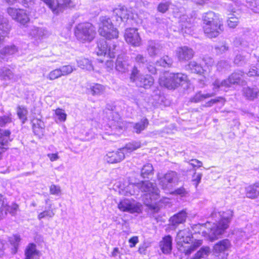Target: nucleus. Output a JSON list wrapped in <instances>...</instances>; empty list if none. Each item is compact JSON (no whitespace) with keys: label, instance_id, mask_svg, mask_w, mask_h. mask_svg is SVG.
I'll return each instance as SVG.
<instances>
[{"label":"nucleus","instance_id":"nucleus-1","mask_svg":"<svg viewBox=\"0 0 259 259\" xmlns=\"http://www.w3.org/2000/svg\"><path fill=\"white\" fill-rule=\"evenodd\" d=\"M134 187H136L142 192L146 193L145 204L150 207L154 208L155 201L160 197V191L156 184L149 181H142L136 184H130L127 188L131 189Z\"/></svg>","mask_w":259,"mask_h":259},{"label":"nucleus","instance_id":"nucleus-2","mask_svg":"<svg viewBox=\"0 0 259 259\" xmlns=\"http://www.w3.org/2000/svg\"><path fill=\"white\" fill-rule=\"evenodd\" d=\"M192 234L189 228L180 230L177 234L176 241L180 246L179 249L186 255L191 254L199 247L203 243L202 240H195L190 244Z\"/></svg>","mask_w":259,"mask_h":259},{"label":"nucleus","instance_id":"nucleus-3","mask_svg":"<svg viewBox=\"0 0 259 259\" xmlns=\"http://www.w3.org/2000/svg\"><path fill=\"white\" fill-rule=\"evenodd\" d=\"M203 20L204 32L208 37H216L223 32V24L213 12L205 13L203 17Z\"/></svg>","mask_w":259,"mask_h":259},{"label":"nucleus","instance_id":"nucleus-4","mask_svg":"<svg viewBox=\"0 0 259 259\" xmlns=\"http://www.w3.org/2000/svg\"><path fill=\"white\" fill-rule=\"evenodd\" d=\"M219 214L221 217L220 221L217 224H213V226L208 230V236L211 241L217 239L228 228L233 216V211L229 209L219 212Z\"/></svg>","mask_w":259,"mask_h":259},{"label":"nucleus","instance_id":"nucleus-5","mask_svg":"<svg viewBox=\"0 0 259 259\" xmlns=\"http://www.w3.org/2000/svg\"><path fill=\"white\" fill-rule=\"evenodd\" d=\"M96 33L94 26L90 23L78 24L75 30L76 37L82 42H91L95 38Z\"/></svg>","mask_w":259,"mask_h":259},{"label":"nucleus","instance_id":"nucleus-6","mask_svg":"<svg viewBox=\"0 0 259 259\" xmlns=\"http://www.w3.org/2000/svg\"><path fill=\"white\" fill-rule=\"evenodd\" d=\"M98 31L101 36L109 39L116 38L118 36L117 29L114 27L110 19L106 16L100 18Z\"/></svg>","mask_w":259,"mask_h":259},{"label":"nucleus","instance_id":"nucleus-7","mask_svg":"<svg viewBox=\"0 0 259 259\" xmlns=\"http://www.w3.org/2000/svg\"><path fill=\"white\" fill-rule=\"evenodd\" d=\"M130 79L132 82H135L137 87L146 89L150 88L154 83L153 77L148 74H140L136 66L133 68Z\"/></svg>","mask_w":259,"mask_h":259},{"label":"nucleus","instance_id":"nucleus-8","mask_svg":"<svg viewBox=\"0 0 259 259\" xmlns=\"http://www.w3.org/2000/svg\"><path fill=\"white\" fill-rule=\"evenodd\" d=\"M243 75V72L237 70L232 73L227 79L223 80L216 79L213 83V85L215 89H219L221 87H230L232 84H239Z\"/></svg>","mask_w":259,"mask_h":259},{"label":"nucleus","instance_id":"nucleus-9","mask_svg":"<svg viewBox=\"0 0 259 259\" xmlns=\"http://www.w3.org/2000/svg\"><path fill=\"white\" fill-rule=\"evenodd\" d=\"M98 56H107L109 58H114L119 50V47L114 42L107 44L104 39L100 40L98 43Z\"/></svg>","mask_w":259,"mask_h":259},{"label":"nucleus","instance_id":"nucleus-10","mask_svg":"<svg viewBox=\"0 0 259 259\" xmlns=\"http://www.w3.org/2000/svg\"><path fill=\"white\" fill-rule=\"evenodd\" d=\"M157 179L159 185L162 189L170 190L172 187L173 184L177 182L178 177L176 172L169 171L163 175L158 173Z\"/></svg>","mask_w":259,"mask_h":259},{"label":"nucleus","instance_id":"nucleus-11","mask_svg":"<svg viewBox=\"0 0 259 259\" xmlns=\"http://www.w3.org/2000/svg\"><path fill=\"white\" fill-rule=\"evenodd\" d=\"M7 12L13 20L21 25H25L30 21L26 11L24 9L9 8Z\"/></svg>","mask_w":259,"mask_h":259},{"label":"nucleus","instance_id":"nucleus-12","mask_svg":"<svg viewBox=\"0 0 259 259\" xmlns=\"http://www.w3.org/2000/svg\"><path fill=\"white\" fill-rule=\"evenodd\" d=\"M118 208L123 212L130 213L139 212L141 205L133 199H124L118 204Z\"/></svg>","mask_w":259,"mask_h":259},{"label":"nucleus","instance_id":"nucleus-13","mask_svg":"<svg viewBox=\"0 0 259 259\" xmlns=\"http://www.w3.org/2000/svg\"><path fill=\"white\" fill-rule=\"evenodd\" d=\"M52 10L54 14H58L70 6L71 0H41Z\"/></svg>","mask_w":259,"mask_h":259},{"label":"nucleus","instance_id":"nucleus-14","mask_svg":"<svg viewBox=\"0 0 259 259\" xmlns=\"http://www.w3.org/2000/svg\"><path fill=\"white\" fill-rule=\"evenodd\" d=\"M126 41L133 46L139 47L141 44V38L136 28L127 29L124 34Z\"/></svg>","mask_w":259,"mask_h":259},{"label":"nucleus","instance_id":"nucleus-15","mask_svg":"<svg viewBox=\"0 0 259 259\" xmlns=\"http://www.w3.org/2000/svg\"><path fill=\"white\" fill-rule=\"evenodd\" d=\"M194 55L193 50L187 46L179 47L176 50V55L179 61L183 62L193 58Z\"/></svg>","mask_w":259,"mask_h":259},{"label":"nucleus","instance_id":"nucleus-16","mask_svg":"<svg viewBox=\"0 0 259 259\" xmlns=\"http://www.w3.org/2000/svg\"><path fill=\"white\" fill-rule=\"evenodd\" d=\"M125 158V154L121 149L116 151H111L107 153L104 159L108 163H116L120 162Z\"/></svg>","mask_w":259,"mask_h":259},{"label":"nucleus","instance_id":"nucleus-17","mask_svg":"<svg viewBox=\"0 0 259 259\" xmlns=\"http://www.w3.org/2000/svg\"><path fill=\"white\" fill-rule=\"evenodd\" d=\"M130 64L127 58L124 56H118L116 63L115 69L120 73H125L129 70Z\"/></svg>","mask_w":259,"mask_h":259},{"label":"nucleus","instance_id":"nucleus-18","mask_svg":"<svg viewBox=\"0 0 259 259\" xmlns=\"http://www.w3.org/2000/svg\"><path fill=\"white\" fill-rule=\"evenodd\" d=\"M113 14L117 17V21H124L131 17L132 13L124 6H119L113 10Z\"/></svg>","mask_w":259,"mask_h":259},{"label":"nucleus","instance_id":"nucleus-19","mask_svg":"<svg viewBox=\"0 0 259 259\" xmlns=\"http://www.w3.org/2000/svg\"><path fill=\"white\" fill-rule=\"evenodd\" d=\"M242 92L243 96L249 100L257 98L259 94V89L256 86L244 87Z\"/></svg>","mask_w":259,"mask_h":259},{"label":"nucleus","instance_id":"nucleus-20","mask_svg":"<svg viewBox=\"0 0 259 259\" xmlns=\"http://www.w3.org/2000/svg\"><path fill=\"white\" fill-rule=\"evenodd\" d=\"M162 47L154 40H149L147 46V52L150 57H155L159 54Z\"/></svg>","mask_w":259,"mask_h":259},{"label":"nucleus","instance_id":"nucleus-21","mask_svg":"<svg viewBox=\"0 0 259 259\" xmlns=\"http://www.w3.org/2000/svg\"><path fill=\"white\" fill-rule=\"evenodd\" d=\"M172 74L171 73L167 76H162L159 79V83L168 89L174 90L177 88L174 79H172Z\"/></svg>","mask_w":259,"mask_h":259},{"label":"nucleus","instance_id":"nucleus-22","mask_svg":"<svg viewBox=\"0 0 259 259\" xmlns=\"http://www.w3.org/2000/svg\"><path fill=\"white\" fill-rule=\"evenodd\" d=\"M11 30V26L7 18L0 16V35L8 36Z\"/></svg>","mask_w":259,"mask_h":259},{"label":"nucleus","instance_id":"nucleus-23","mask_svg":"<svg viewBox=\"0 0 259 259\" xmlns=\"http://www.w3.org/2000/svg\"><path fill=\"white\" fill-rule=\"evenodd\" d=\"M25 259H39V251L34 244H29L25 251Z\"/></svg>","mask_w":259,"mask_h":259},{"label":"nucleus","instance_id":"nucleus-24","mask_svg":"<svg viewBox=\"0 0 259 259\" xmlns=\"http://www.w3.org/2000/svg\"><path fill=\"white\" fill-rule=\"evenodd\" d=\"M110 114L109 122L111 126L115 127V128L118 127L119 129H122L124 124L122 121L119 114L114 112H110Z\"/></svg>","mask_w":259,"mask_h":259},{"label":"nucleus","instance_id":"nucleus-25","mask_svg":"<svg viewBox=\"0 0 259 259\" xmlns=\"http://www.w3.org/2000/svg\"><path fill=\"white\" fill-rule=\"evenodd\" d=\"M187 217V213L185 210H183L178 213L174 215L170 218V222L173 226H178L180 224H183L186 221Z\"/></svg>","mask_w":259,"mask_h":259},{"label":"nucleus","instance_id":"nucleus-26","mask_svg":"<svg viewBox=\"0 0 259 259\" xmlns=\"http://www.w3.org/2000/svg\"><path fill=\"white\" fill-rule=\"evenodd\" d=\"M161 249L164 254H168L171 252L172 249V238L168 235L164 237L160 244Z\"/></svg>","mask_w":259,"mask_h":259},{"label":"nucleus","instance_id":"nucleus-27","mask_svg":"<svg viewBox=\"0 0 259 259\" xmlns=\"http://www.w3.org/2000/svg\"><path fill=\"white\" fill-rule=\"evenodd\" d=\"M231 246L228 239H223L217 242L213 246L214 251L216 253L223 252L228 250Z\"/></svg>","mask_w":259,"mask_h":259},{"label":"nucleus","instance_id":"nucleus-28","mask_svg":"<svg viewBox=\"0 0 259 259\" xmlns=\"http://www.w3.org/2000/svg\"><path fill=\"white\" fill-rule=\"evenodd\" d=\"M0 78L4 80L16 81L17 77L7 67H4L0 70Z\"/></svg>","mask_w":259,"mask_h":259},{"label":"nucleus","instance_id":"nucleus-29","mask_svg":"<svg viewBox=\"0 0 259 259\" xmlns=\"http://www.w3.org/2000/svg\"><path fill=\"white\" fill-rule=\"evenodd\" d=\"M259 195V183L249 186L246 188L247 197L253 199Z\"/></svg>","mask_w":259,"mask_h":259},{"label":"nucleus","instance_id":"nucleus-30","mask_svg":"<svg viewBox=\"0 0 259 259\" xmlns=\"http://www.w3.org/2000/svg\"><path fill=\"white\" fill-rule=\"evenodd\" d=\"M33 130L34 134L39 137H42L45 133V124L41 121L37 120L36 123H33Z\"/></svg>","mask_w":259,"mask_h":259},{"label":"nucleus","instance_id":"nucleus-31","mask_svg":"<svg viewBox=\"0 0 259 259\" xmlns=\"http://www.w3.org/2000/svg\"><path fill=\"white\" fill-rule=\"evenodd\" d=\"M171 73L172 74V78L171 79L175 80L177 88L182 85L187 80V76L186 74L181 73Z\"/></svg>","mask_w":259,"mask_h":259},{"label":"nucleus","instance_id":"nucleus-32","mask_svg":"<svg viewBox=\"0 0 259 259\" xmlns=\"http://www.w3.org/2000/svg\"><path fill=\"white\" fill-rule=\"evenodd\" d=\"M78 65L79 67L87 70H93V67L91 61L87 58H79L77 61Z\"/></svg>","mask_w":259,"mask_h":259},{"label":"nucleus","instance_id":"nucleus-33","mask_svg":"<svg viewBox=\"0 0 259 259\" xmlns=\"http://www.w3.org/2000/svg\"><path fill=\"white\" fill-rule=\"evenodd\" d=\"M140 142H132L127 144L125 147L121 149H122V151L124 152V154H125L127 153H130L134 150H137V149L140 148Z\"/></svg>","mask_w":259,"mask_h":259},{"label":"nucleus","instance_id":"nucleus-34","mask_svg":"<svg viewBox=\"0 0 259 259\" xmlns=\"http://www.w3.org/2000/svg\"><path fill=\"white\" fill-rule=\"evenodd\" d=\"M188 69H190L193 73L201 74L203 72L202 66L195 61H191L188 65Z\"/></svg>","mask_w":259,"mask_h":259},{"label":"nucleus","instance_id":"nucleus-35","mask_svg":"<svg viewBox=\"0 0 259 259\" xmlns=\"http://www.w3.org/2000/svg\"><path fill=\"white\" fill-rule=\"evenodd\" d=\"M149 124L148 120L147 118L142 119L140 122L135 123L134 128L136 133L139 134L144 130Z\"/></svg>","mask_w":259,"mask_h":259},{"label":"nucleus","instance_id":"nucleus-36","mask_svg":"<svg viewBox=\"0 0 259 259\" xmlns=\"http://www.w3.org/2000/svg\"><path fill=\"white\" fill-rule=\"evenodd\" d=\"M17 51V49L14 45L8 46L0 50V56L3 58L5 55H11Z\"/></svg>","mask_w":259,"mask_h":259},{"label":"nucleus","instance_id":"nucleus-37","mask_svg":"<svg viewBox=\"0 0 259 259\" xmlns=\"http://www.w3.org/2000/svg\"><path fill=\"white\" fill-rule=\"evenodd\" d=\"M29 35L34 38H39L44 35V30L42 28L32 27L29 30Z\"/></svg>","mask_w":259,"mask_h":259},{"label":"nucleus","instance_id":"nucleus-38","mask_svg":"<svg viewBox=\"0 0 259 259\" xmlns=\"http://www.w3.org/2000/svg\"><path fill=\"white\" fill-rule=\"evenodd\" d=\"M214 95V94H202L200 92L196 93L195 96L190 99V101L194 103H198L203 100L211 97Z\"/></svg>","mask_w":259,"mask_h":259},{"label":"nucleus","instance_id":"nucleus-39","mask_svg":"<svg viewBox=\"0 0 259 259\" xmlns=\"http://www.w3.org/2000/svg\"><path fill=\"white\" fill-rule=\"evenodd\" d=\"M153 170L152 165L150 163H147L142 167L141 175L144 178H147L149 175L153 174Z\"/></svg>","mask_w":259,"mask_h":259},{"label":"nucleus","instance_id":"nucleus-40","mask_svg":"<svg viewBox=\"0 0 259 259\" xmlns=\"http://www.w3.org/2000/svg\"><path fill=\"white\" fill-rule=\"evenodd\" d=\"M17 113L19 118L22 121V123H24L27 120V114L28 113L26 108L23 106H19L17 108Z\"/></svg>","mask_w":259,"mask_h":259},{"label":"nucleus","instance_id":"nucleus-41","mask_svg":"<svg viewBox=\"0 0 259 259\" xmlns=\"http://www.w3.org/2000/svg\"><path fill=\"white\" fill-rule=\"evenodd\" d=\"M90 89L91 90L92 95H100L104 93L105 91V87L100 84L97 83L92 85Z\"/></svg>","mask_w":259,"mask_h":259},{"label":"nucleus","instance_id":"nucleus-42","mask_svg":"<svg viewBox=\"0 0 259 259\" xmlns=\"http://www.w3.org/2000/svg\"><path fill=\"white\" fill-rule=\"evenodd\" d=\"M239 23V18L234 14H229L227 24L230 28H235Z\"/></svg>","mask_w":259,"mask_h":259},{"label":"nucleus","instance_id":"nucleus-43","mask_svg":"<svg viewBox=\"0 0 259 259\" xmlns=\"http://www.w3.org/2000/svg\"><path fill=\"white\" fill-rule=\"evenodd\" d=\"M62 76L59 68L54 69L47 75V78L50 80H54Z\"/></svg>","mask_w":259,"mask_h":259},{"label":"nucleus","instance_id":"nucleus-44","mask_svg":"<svg viewBox=\"0 0 259 259\" xmlns=\"http://www.w3.org/2000/svg\"><path fill=\"white\" fill-rule=\"evenodd\" d=\"M20 240L21 238L19 235H13L9 238V241L14 247L15 251L17 250Z\"/></svg>","mask_w":259,"mask_h":259},{"label":"nucleus","instance_id":"nucleus-45","mask_svg":"<svg viewBox=\"0 0 259 259\" xmlns=\"http://www.w3.org/2000/svg\"><path fill=\"white\" fill-rule=\"evenodd\" d=\"M59 68L61 71L62 76L69 75L75 70V68L73 66L70 65H64Z\"/></svg>","mask_w":259,"mask_h":259},{"label":"nucleus","instance_id":"nucleus-46","mask_svg":"<svg viewBox=\"0 0 259 259\" xmlns=\"http://www.w3.org/2000/svg\"><path fill=\"white\" fill-rule=\"evenodd\" d=\"M55 215V212L52 209L46 210L40 212L37 216V219L40 220L46 218H53Z\"/></svg>","mask_w":259,"mask_h":259},{"label":"nucleus","instance_id":"nucleus-47","mask_svg":"<svg viewBox=\"0 0 259 259\" xmlns=\"http://www.w3.org/2000/svg\"><path fill=\"white\" fill-rule=\"evenodd\" d=\"M55 115L60 122H64L66 120L67 114L64 110L58 108L55 110Z\"/></svg>","mask_w":259,"mask_h":259},{"label":"nucleus","instance_id":"nucleus-48","mask_svg":"<svg viewBox=\"0 0 259 259\" xmlns=\"http://www.w3.org/2000/svg\"><path fill=\"white\" fill-rule=\"evenodd\" d=\"M160 65L163 67L170 66L172 63V59L168 56H164L158 62Z\"/></svg>","mask_w":259,"mask_h":259},{"label":"nucleus","instance_id":"nucleus-49","mask_svg":"<svg viewBox=\"0 0 259 259\" xmlns=\"http://www.w3.org/2000/svg\"><path fill=\"white\" fill-rule=\"evenodd\" d=\"M217 69L219 71H222L224 69H228L230 68L229 63L226 61H220L217 64Z\"/></svg>","mask_w":259,"mask_h":259},{"label":"nucleus","instance_id":"nucleus-50","mask_svg":"<svg viewBox=\"0 0 259 259\" xmlns=\"http://www.w3.org/2000/svg\"><path fill=\"white\" fill-rule=\"evenodd\" d=\"M11 115H4L0 116V126L4 127L7 124L11 123L12 122Z\"/></svg>","mask_w":259,"mask_h":259},{"label":"nucleus","instance_id":"nucleus-51","mask_svg":"<svg viewBox=\"0 0 259 259\" xmlns=\"http://www.w3.org/2000/svg\"><path fill=\"white\" fill-rule=\"evenodd\" d=\"M202 177V173H197L196 172H195L194 173L192 176V181L193 182V184L196 187H197L198 184L200 183Z\"/></svg>","mask_w":259,"mask_h":259},{"label":"nucleus","instance_id":"nucleus-52","mask_svg":"<svg viewBox=\"0 0 259 259\" xmlns=\"http://www.w3.org/2000/svg\"><path fill=\"white\" fill-rule=\"evenodd\" d=\"M234 62L237 65L241 66L246 62V60L244 56L241 55H237L235 58Z\"/></svg>","mask_w":259,"mask_h":259},{"label":"nucleus","instance_id":"nucleus-53","mask_svg":"<svg viewBox=\"0 0 259 259\" xmlns=\"http://www.w3.org/2000/svg\"><path fill=\"white\" fill-rule=\"evenodd\" d=\"M61 192V188L59 186L53 184L50 187V192L52 195H59Z\"/></svg>","mask_w":259,"mask_h":259},{"label":"nucleus","instance_id":"nucleus-54","mask_svg":"<svg viewBox=\"0 0 259 259\" xmlns=\"http://www.w3.org/2000/svg\"><path fill=\"white\" fill-rule=\"evenodd\" d=\"M10 207L7 205L3 204L0 208V220L4 218L7 214L8 211L9 210Z\"/></svg>","mask_w":259,"mask_h":259},{"label":"nucleus","instance_id":"nucleus-55","mask_svg":"<svg viewBox=\"0 0 259 259\" xmlns=\"http://www.w3.org/2000/svg\"><path fill=\"white\" fill-rule=\"evenodd\" d=\"M169 4V2L160 3L158 6V11L163 13H165L168 10Z\"/></svg>","mask_w":259,"mask_h":259},{"label":"nucleus","instance_id":"nucleus-56","mask_svg":"<svg viewBox=\"0 0 259 259\" xmlns=\"http://www.w3.org/2000/svg\"><path fill=\"white\" fill-rule=\"evenodd\" d=\"M135 62L140 65L144 64L147 62L146 58L142 54H137L135 58Z\"/></svg>","mask_w":259,"mask_h":259},{"label":"nucleus","instance_id":"nucleus-57","mask_svg":"<svg viewBox=\"0 0 259 259\" xmlns=\"http://www.w3.org/2000/svg\"><path fill=\"white\" fill-rule=\"evenodd\" d=\"M247 74L250 77L259 76V70L256 67H253L250 69Z\"/></svg>","mask_w":259,"mask_h":259},{"label":"nucleus","instance_id":"nucleus-58","mask_svg":"<svg viewBox=\"0 0 259 259\" xmlns=\"http://www.w3.org/2000/svg\"><path fill=\"white\" fill-rule=\"evenodd\" d=\"M254 12L259 13V0H256L252 3L249 7Z\"/></svg>","mask_w":259,"mask_h":259},{"label":"nucleus","instance_id":"nucleus-59","mask_svg":"<svg viewBox=\"0 0 259 259\" xmlns=\"http://www.w3.org/2000/svg\"><path fill=\"white\" fill-rule=\"evenodd\" d=\"M173 193L179 195L183 197L186 196V195L187 194V192L184 188L182 187L176 190Z\"/></svg>","mask_w":259,"mask_h":259},{"label":"nucleus","instance_id":"nucleus-60","mask_svg":"<svg viewBox=\"0 0 259 259\" xmlns=\"http://www.w3.org/2000/svg\"><path fill=\"white\" fill-rule=\"evenodd\" d=\"M193 167H200L202 166V163L201 161L197 160V159H192L191 160V162L190 163Z\"/></svg>","mask_w":259,"mask_h":259},{"label":"nucleus","instance_id":"nucleus-61","mask_svg":"<svg viewBox=\"0 0 259 259\" xmlns=\"http://www.w3.org/2000/svg\"><path fill=\"white\" fill-rule=\"evenodd\" d=\"M218 53L222 54L228 50V47L226 45H221L215 47Z\"/></svg>","mask_w":259,"mask_h":259},{"label":"nucleus","instance_id":"nucleus-62","mask_svg":"<svg viewBox=\"0 0 259 259\" xmlns=\"http://www.w3.org/2000/svg\"><path fill=\"white\" fill-rule=\"evenodd\" d=\"M244 41L240 37H236L235 39L233 41V44L234 46L237 47H238L241 46L243 45Z\"/></svg>","mask_w":259,"mask_h":259},{"label":"nucleus","instance_id":"nucleus-63","mask_svg":"<svg viewBox=\"0 0 259 259\" xmlns=\"http://www.w3.org/2000/svg\"><path fill=\"white\" fill-rule=\"evenodd\" d=\"M138 237L137 236H134L130 239L129 242L131 243L130 245L131 247H134L136 244L138 242Z\"/></svg>","mask_w":259,"mask_h":259},{"label":"nucleus","instance_id":"nucleus-64","mask_svg":"<svg viewBox=\"0 0 259 259\" xmlns=\"http://www.w3.org/2000/svg\"><path fill=\"white\" fill-rule=\"evenodd\" d=\"M47 156L51 161H56L59 158L58 153H50Z\"/></svg>","mask_w":259,"mask_h":259}]
</instances>
